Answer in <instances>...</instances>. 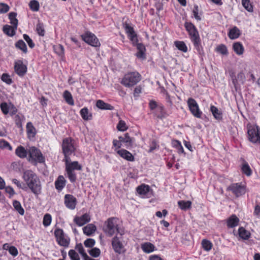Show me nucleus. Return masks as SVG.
Segmentation results:
<instances>
[{"label":"nucleus","mask_w":260,"mask_h":260,"mask_svg":"<svg viewBox=\"0 0 260 260\" xmlns=\"http://www.w3.org/2000/svg\"><path fill=\"white\" fill-rule=\"evenodd\" d=\"M54 235L58 244L61 246L67 247L70 244V239L66 235L63 230L60 229H56L54 231Z\"/></svg>","instance_id":"nucleus-10"},{"label":"nucleus","mask_w":260,"mask_h":260,"mask_svg":"<svg viewBox=\"0 0 260 260\" xmlns=\"http://www.w3.org/2000/svg\"><path fill=\"white\" fill-rule=\"evenodd\" d=\"M17 27L14 26L6 25L3 27L4 32L9 36H13L15 34V31Z\"/></svg>","instance_id":"nucleus-33"},{"label":"nucleus","mask_w":260,"mask_h":260,"mask_svg":"<svg viewBox=\"0 0 260 260\" xmlns=\"http://www.w3.org/2000/svg\"><path fill=\"white\" fill-rule=\"evenodd\" d=\"M172 145L174 147L177 149L179 153H184V149L181 144V142L178 140L172 141Z\"/></svg>","instance_id":"nucleus-42"},{"label":"nucleus","mask_w":260,"mask_h":260,"mask_svg":"<svg viewBox=\"0 0 260 260\" xmlns=\"http://www.w3.org/2000/svg\"><path fill=\"white\" fill-rule=\"evenodd\" d=\"M113 145L115 147V150L117 152V150H119V149L121 148L122 146V144L121 143L120 140H114L113 141Z\"/></svg>","instance_id":"nucleus-63"},{"label":"nucleus","mask_w":260,"mask_h":260,"mask_svg":"<svg viewBox=\"0 0 260 260\" xmlns=\"http://www.w3.org/2000/svg\"><path fill=\"white\" fill-rule=\"evenodd\" d=\"M64 160L65 161L66 171L68 177L71 182L74 183L77 179L75 170H81L82 166L77 161H71L70 158H64Z\"/></svg>","instance_id":"nucleus-3"},{"label":"nucleus","mask_w":260,"mask_h":260,"mask_svg":"<svg viewBox=\"0 0 260 260\" xmlns=\"http://www.w3.org/2000/svg\"><path fill=\"white\" fill-rule=\"evenodd\" d=\"M13 205L15 209L21 215H23L24 214V210L22 207L20 203L16 200L13 201Z\"/></svg>","instance_id":"nucleus-41"},{"label":"nucleus","mask_w":260,"mask_h":260,"mask_svg":"<svg viewBox=\"0 0 260 260\" xmlns=\"http://www.w3.org/2000/svg\"><path fill=\"white\" fill-rule=\"evenodd\" d=\"M90 220V216L89 214L85 213L81 216H76L74 219V221L78 225L82 226Z\"/></svg>","instance_id":"nucleus-17"},{"label":"nucleus","mask_w":260,"mask_h":260,"mask_svg":"<svg viewBox=\"0 0 260 260\" xmlns=\"http://www.w3.org/2000/svg\"><path fill=\"white\" fill-rule=\"evenodd\" d=\"M202 245L203 248L206 251H209L211 249L212 247V243L207 240L204 239L202 242Z\"/></svg>","instance_id":"nucleus-48"},{"label":"nucleus","mask_w":260,"mask_h":260,"mask_svg":"<svg viewBox=\"0 0 260 260\" xmlns=\"http://www.w3.org/2000/svg\"><path fill=\"white\" fill-rule=\"evenodd\" d=\"M69 255L72 260L80 259L79 255L74 250H70L69 252Z\"/></svg>","instance_id":"nucleus-57"},{"label":"nucleus","mask_w":260,"mask_h":260,"mask_svg":"<svg viewBox=\"0 0 260 260\" xmlns=\"http://www.w3.org/2000/svg\"><path fill=\"white\" fill-rule=\"evenodd\" d=\"M210 111L212 112L214 117L217 120H220L222 119L221 112L214 106L210 107Z\"/></svg>","instance_id":"nucleus-34"},{"label":"nucleus","mask_w":260,"mask_h":260,"mask_svg":"<svg viewBox=\"0 0 260 260\" xmlns=\"http://www.w3.org/2000/svg\"><path fill=\"white\" fill-rule=\"evenodd\" d=\"M141 79V75L137 72H129L125 74L120 81V83L127 88L136 85Z\"/></svg>","instance_id":"nucleus-4"},{"label":"nucleus","mask_w":260,"mask_h":260,"mask_svg":"<svg viewBox=\"0 0 260 260\" xmlns=\"http://www.w3.org/2000/svg\"><path fill=\"white\" fill-rule=\"evenodd\" d=\"M155 114L159 118L162 119L168 117L170 113H168L162 105H158L157 110H156Z\"/></svg>","instance_id":"nucleus-21"},{"label":"nucleus","mask_w":260,"mask_h":260,"mask_svg":"<svg viewBox=\"0 0 260 260\" xmlns=\"http://www.w3.org/2000/svg\"><path fill=\"white\" fill-rule=\"evenodd\" d=\"M1 78L3 81L8 84H10L12 82V79H11L10 76L7 74H3Z\"/></svg>","instance_id":"nucleus-59"},{"label":"nucleus","mask_w":260,"mask_h":260,"mask_svg":"<svg viewBox=\"0 0 260 260\" xmlns=\"http://www.w3.org/2000/svg\"><path fill=\"white\" fill-rule=\"evenodd\" d=\"M80 115L82 118L85 120H88L91 118V114L89 113L87 108H83L80 110Z\"/></svg>","instance_id":"nucleus-39"},{"label":"nucleus","mask_w":260,"mask_h":260,"mask_svg":"<svg viewBox=\"0 0 260 260\" xmlns=\"http://www.w3.org/2000/svg\"><path fill=\"white\" fill-rule=\"evenodd\" d=\"M117 153L122 158L130 161L134 160V156L132 154L125 149H120L117 150Z\"/></svg>","instance_id":"nucleus-18"},{"label":"nucleus","mask_w":260,"mask_h":260,"mask_svg":"<svg viewBox=\"0 0 260 260\" xmlns=\"http://www.w3.org/2000/svg\"><path fill=\"white\" fill-rule=\"evenodd\" d=\"M118 139L121 143H125L126 146H132L134 142V139L131 138L128 133L125 134L124 137L119 136Z\"/></svg>","instance_id":"nucleus-24"},{"label":"nucleus","mask_w":260,"mask_h":260,"mask_svg":"<svg viewBox=\"0 0 260 260\" xmlns=\"http://www.w3.org/2000/svg\"><path fill=\"white\" fill-rule=\"evenodd\" d=\"M141 248L145 253H149L155 250V247L150 242H145L141 244Z\"/></svg>","instance_id":"nucleus-23"},{"label":"nucleus","mask_w":260,"mask_h":260,"mask_svg":"<svg viewBox=\"0 0 260 260\" xmlns=\"http://www.w3.org/2000/svg\"><path fill=\"white\" fill-rule=\"evenodd\" d=\"M247 129L248 140L253 143H260V128L258 126L250 125Z\"/></svg>","instance_id":"nucleus-9"},{"label":"nucleus","mask_w":260,"mask_h":260,"mask_svg":"<svg viewBox=\"0 0 260 260\" xmlns=\"http://www.w3.org/2000/svg\"><path fill=\"white\" fill-rule=\"evenodd\" d=\"M15 47L21 50L24 53H26L27 52L26 45L22 40H19L15 43Z\"/></svg>","instance_id":"nucleus-38"},{"label":"nucleus","mask_w":260,"mask_h":260,"mask_svg":"<svg viewBox=\"0 0 260 260\" xmlns=\"http://www.w3.org/2000/svg\"><path fill=\"white\" fill-rule=\"evenodd\" d=\"M174 45L178 50L183 52H186L187 51V47L183 41H175Z\"/></svg>","instance_id":"nucleus-37"},{"label":"nucleus","mask_w":260,"mask_h":260,"mask_svg":"<svg viewBox=\"0 0 260 260\" xmlns=\"http://www.w3.org/2000/svg\"><path fill=\"white\" fill-rule=\"evenodd\" d=\"M52 221V217L49 214H46L43 217V224L44 226L47 227L50 225Z\"/></svg>","instance_id":"nucleus-49"},{"label":"nucleus","mask_w":260,"mask_h":260,"mask_svg":"<svg viewBox=\"0 0 260 260\" xmlns=\"http://www.w3.org/2000/svg\"><path fill=\"white\" fill-rule=\"evenodd\" d=\"M238 234L239 235V237L244 239V240H247L248 239L250 236V233L249 232L246 230L244 228L240 227L239 228L238 230Z\"/></svg>","instance_id":"nucleus-35"},{"label":"nucleus","mask_w":260,"mask_h":260,"mask_svg":"<svg viewBox=\"0 0 260 260\" xmlns=\"http://www.w3.org/2000/svg\"><path fill=\"white\" fill-rule=\"evenodd\" d=\"M245 80V76L244 74L242 72H240L237 75L236 78L233 79V83L235 87L236 88L237 85L240 84H243Z\"/></svg>","instance_id":"nucleus-25"},{"label":"nucleus","mask_w":260,"mask_h":260,"mask_svg":"<svg viewBox=\"0 0 260 260\" xmlns=\"http://www.w3.org/2000/svg\"><path fill=\"white\" fill-rule=\"evenodd\" d=\"M104 231L109 237L114 235L122 236L124 234L123 229L120 226L119 220L115 217L110 218L105 222Z\"/></svg>","instance_id":"nucleus-2"},{"label":"nucleus","mask_w":260,"mask_h":260,"mask_svg":"<svg viewBox=\"0 0 260 260\" xmlns=\"http://www.w3.org/2000/svg\"><path fill=\"white\" fill-rule=\"evenodd\" d=\"M199 10L198 5H195L192 10V13L193 14L194 18L198 21H200L201 20V18L199 15Z\"/></svg>","instance_id":"nucleus-56"},{"label":"nucleus","mask_w":260,"mask_h":260,"mask_svg":"<svg viewBox=\"0 0 260 260\" xmlns=\"http://www.w3.org/2000/svg\"><path fill=\"white\" fill-rule=\"evenodd\" d=\"M23 37V39L27 43L29 47L31 48H34L35 46V44L33 42L32 40L30 38V37L26 34H24Z\"/></svg>","instance_id":"nucleus-58"},{"label":"nucleus","mask_w":260,"mask_h":260,"mask_svg":"<svg viewBox=\"0 0 260 260\" xmlns=\"http://www.w3.org/2000/svg\"><path fill=\"white\" fill-rule=\"evenodd\" d=\"M117 128L119 131L124 132L128 128V127L124 121L120 120L117 125Z\"/></svg>","instance_id":"nucleus-52"},{"label":"nucleus","mask_w":260,"mask_h":260,"mask_svg":"<svg viewBox=\"0 0 260 260\" xmlns=\"http://www.w3.org/2000/svg\"><path fill=\"white\" fill-rule=\"evenodd\" d=\"M9 7L4 3L0 4V13H5L9 10Z\"/></svg>","instance_id":"nucleus-60"},{"label":"nucleus","mask_w":260,"mask_h":260,"mask_svg":"<svg viewBox=\"0 0 260 260\" xmlns=\"http://www.w3.org/2000/svg\"><path fill=\"white\" fill-rule=\"evenodd\" d=\"M88 252L92 256L97 257L100 255L101 251L98 248L95 247L89 250Z\"/></svg>","instance_id":"nucleus-53"},{"label":"nucleus","mask_w":260,"mask_h":260,"mask_svg":"<svg viewBox=\"0 0 260 260\" xmlns=\"http://www.w3.org/2000/svg\"><path fill=\"white\" fill-rule=\"evenodd\" d=\"M9 252L13 256H16L18 254L17 249L13 246H11L9 250Z\"/></svg>","instance_id":"nucleus-64"},{"label":"nucleus","mask_w":260,"mask_h":260,"mask_svg":"<svg viewBox=\"0 0 260 260\" xmlns=\"http://www.w3.org/2000/svg\"><path fill=\"white\" fill-rule=\"evenodd\" d=\"M135 46H137V49L138 50V52L136 54L137 57L142 59H145L146 58V48L145 46L142 43H138V42Z\"/></svg>","instance_id":"nucleus-20"},{"label":"nucleus","mask_w":260,"mask_h":260,"mask_svg":"<svg viewBox=\"0 0 260 260\" xmlns=\"http://www.w3.org/2000/svg\"><path fill=\"white\" fill-rule=\"evenodd\" d=\"M62 149L64 158H70L69 156L76 150L75 143L71 138L64 139L62 144Z\"/></svg>","instance_id":"nucleus-6"},{"label":"nucleus","mask_w":260,"mask_h":260,"mask_svg":"<svg viewBox=\"0 0 260 260\" xmlns=\"http://www.w3.org/2000/svg\"><path fill=\"white\" fill-rule=\"evenodd\" d=\"M187 105L191 114L196 117L201 118L202 112L200 110L199 106L197 102L192 98H189L187 100Z\"/></svg>","instance_id":"nucleus-13"},{"label":"nucleus","mask_w":260,"mask_h":260,"mask_svg":"<svg viewBox=\"0 0 260 260\" xmlns=\"http://www.w3.org/2000/svg\"><path fill=\"white\" fill-rule=\"evenodd\" d=\"M27 153H28V149L26 150L25 148L22 146L17 147L15 150L16 155L21 158H25Z\"/></svg>","instance_id":"nucleus-22"},{"label":"nucleus","mask_w":260,"mask_h":260,"mask_svg":"<svg viewBox=\"0 0 260 260\" xmlns=\"http://www.w3.org/2000/svg\"><path fill=\"white\" fill-rule=\"evenodd\" d=\"M178 206L182 210H186L189 208L191 205L190 201H180L178 202Z\"/></svg>","instance_id":"nucleus-44"},{"label":"nucleus","mask_w":260,"mask_h":260,"mask_svg":"<svg viewBox=\"0 0 260 260\" xmlns=\"http://www.w3.org/2000/svg\"><path fill=\"white\" fill-rule=\"evenodd\" d=\"M137 191L142 196H146L150 191V187L148 185L143 184L137 187Z\"/></svg>","instance_id":"nucleus-32"},{"label":"nucleus","mask_w":260,"mask_h":260,"mask_svg":"<svg viewBox=\"0 0 260 260\" xmlns=\"http://www.w3.org/2000/svg\"><path fill=\"white\" fill-rule=\"evenodd\" d=\"M84 244L86 247H92L95 244V241L93 239H88L84 241Z\"/></svg>","instance_id":"nucleus-61"},{"label":"nucleus","mask_w":260,"mask_h":260,"mask_svg":"<svg viewBox=\"0 0 260 260\" xmlns=\"http://www.w3.org/2000/svg\"><path fill=\"white\" fill-rule=\"evenodd\" d=\"M22 178L34 193L38 194L41 192V183L35 173L30 170H25L23 172Z\"/></svg>","instance_id":"nucleus-1"},{"label":"nucleus","mask_w":260,"mask_h":260,"mask_svg":"<svg viewBox=\"0 0 260 260\" xmlns=\"http://www.w3.org/2000/svg\"><path fill=\"white\" fill-rule=\"evenodd\" d=\"M26 132L28 138H34L36 134V130L32 123L30 122L26 124Z\"/></svg>","instance_id":"nucleus-26"},{"label":"nucleus","mask_w":260,"mask_h":260,"mask_svg":"<svg viewBox=\"0 0 260 260\" xmlns=\"http://www.w3.org/2000/svg\"><path fill=\"white\" fill-rule=\"evenodd\" d=\"M63 97L69 105L72 106L74 105V102L72 95L68 90H65L64 91Z\"/></svg>","instance_id":"nucleus-36"},{"label":"nucleus","mask_w":260,"mask_h":260,"mask_svg":"<svg viewBox=\"0 0 260 260\" xmlns=\"http://www.w3.org/2000/svg\"><path fill=\"white\" fill-rule=\"evenodd\" d=\"M242 4L243 7L248 12H253V6L250 0H242Z\"/></svg>","instance_id":"nucleus-43"},{"label":"nucleus","mask_w":260,"mask_h":260,"mask_svg":"<svg viewBox=\"0 0 260 260\" xmlns=\"http://www.w3.org/2000/svg\"><path fill=\"white\" fill-rule=\"evenodd\" d=\"M75 249L81 254L84 259L86 258H88V256L85 252L81 243L77 244L76 246Z\"/></svg>","instance_id":"nucleus-45"},{"label":"nucleus","mask_w":260,"mask_h":260,"mask_svg":"<svg viewBox=\"0 0 260 260\" xmlns=\"http://www.w3.org/2000/svg\"><path fill=\"white\" fill-rule=\"evenodd\" d=\"M126 242L123 240L122 236L116 235L112 240V246L114 251L118 254L123 253L125 251L124 245Z\"/></svg>","instance_id":"nucleus-7"},{"label":"nucleus","mask_w":260,"mask_h":260,"mask_svg":"<svg viewBox=\"0 0 260 260\" xmlns=\"http://www.w3.org/2000/svg\"><path fill=\"white\" fill-rule=\"evenodd\" d=\"M216 50L222 55H226L228 53L226 47L223 44L218 46L216 48Z\"/></svg>","instance_id":"nucleus-50"},{"label":"nucleus","mask_w":260,"mask_h":260,"mask_svg":"<svg viewBox=\"0 0 260 260\" xmlns=\"http://www.w3.org/2000/svg\"><path fill=\"white\" fill-rule=\"evenodd\" d=\"M233 49L235 52L239 55H241L243 54L244 48L240 42L234 43L233 45Z\"/></svg>","instance_id":"nucleus-28"},{"label":"nucleus","mask_w":260,"mask_h":260,"mask_svg":"<svg viewBox=\"0 0 260 260\" xmlns=\"http://www.w3.org/2000/svg\"><path fill=\"white\" fill-rule=\"evenodd\" d=\"M55 52L59 56L64 54V48L61 45H58L54 47Z\"/></svg>","instance_id":"nucleus-55"},{"label":"nucleus","mask_w":260,"mask_h":260,"mask_svg":"<svg viewBox=\"0 0 260 260\" xmlns=\"http://www.w3.org/2000/svg\"><path fill=\"white\" fill-rule=\"evenodd\" d=\"M30 9L34 12H37L39 10L40 6L39 2L36 0L31 1L29 3Z\"/></svg>","instance_id":"nucleus-46"},{"label":"nucleus","mask_w":260,"mask_h":260,"mask_svg":"<svg viewBox=\"0 0 260 260\" xmlns=\"http://www.w3.org/2000/svg\"><path fill=\"white\" fill-rule=\"evenodd\" d=\"M36 31L39 35L44 36L45 35V29L43 23H39L36 25Z\"/></svg>","instance_id":"nucleus-51"},{"label":"nucleus","mask_w":260,"mask_h":260,"mask_svg":"<svg viewBox=\"0 0 260 260\" xmlns=\"http://www.w3.org/2000/svg\"><path fill=\"white\" fill-rule=\"evenodd\" d=\"M9 19L11 24L15 27H17L18 20L16 18V13L11 12L9 14Z\"/></svg>","instance_id":"nucleus-47"},{"label":"nucleus","mask_w":260,"mask_h":260,"mask_svg":"<svg viewBox=\"0 0 260 260\" xmlns=\"http://www.w3.org/2000/svg\"><path fill=\"white\" fill-rule=\"evenodd\" d=\"M29 161L31 162L42 163L45 158L41 151L35 147H30L28 149Z\"/></svg>","instance_id":"nucleus-8"},{"label":"nucleus","mask_w":260,"mask_h":260,"mask_svg":"<svg viewBox=\"0 0 260 260\" xmlns=\"http://www.w3.org/2000/svg\"><path fill=\"white\" fill-rule=\"evenodd\" d=\"M0 148L2 149H8L10 150L12 149V147L11 146L10 144L4 140H0Z\"/></svg>","instance_id":"nucleus-54"},{"label":"nucleus","mask_w":260,"mask_h":260,"mask_svg":"<svg viewBox=\"0 0 260 260\" xmlns=\"http://www.w3.org/2000/svg\"><path fill=\"white\" fill-rule=\"evenodd\" d=\"M239 222V218L235 215H232L227 220V226L229 228H234L238 225Z\"/></svg>","instance_id":"nucleus-27"},{"label":"nucleus","mask_w":260,"mask_h":260,"mask_svg":"<svg viewBox=\"0 0 260 260\" xmlns=\"http://www.w3.org/2000/svg\"><path fill=\"white\" fill-rule=\"evenodd\" d=\"M14 70L19 76H23L27 72V66L23 63L21 60H17L14 62Z\"/></svg>","instance_id":"nucleus-15"},{"label":"nucleus","mask_w":260,"mask_h":260,"mask_svg":"<svg viewBox=\"0 0 260 260\" xmlns=\"http://www.w3.org/2000/svg\"><path fill=\"white\" fill-rule=\"evenodd\" d=\"M81 38L85 42L93 47H99L101 45L99 39L94 34L91 32H85L81 35Z\"/></svg>","instance_id":"nucleus-11"},{"label":"nucleus","mask_w":260,"mask_h":260,"mask_svg":"<svg viewBox=\"0 0 260 260\" xmlns=\"http://www.w3.org/2000/svg\"><path fill=\"white\" fill-rule=\"evenodd\" d=\"M96 226L93 224H88L83 228V233L87 236L91 235L95 231Z\"/></svg>","instance_id":"nucleus-30"},{"label":"nucleus","mask_w":260,"mask_h":260,"mask_svg":"<svg viewBox=\"0 0 260 260\" xmlns=\"http://www.w3.org/2000/svg\"><path fill=\"white\" fill-rule=\"evenodd\" d=\"M241 170L243 173L245 174L247 176H249L251 175L252 171L247 162L245 161L243 162L241 167Z\"/></svg>","instance_id":"nucleus-40"},{"label":"nucleus","mask_w":260,"mask_h":260,"mask_svg":"<svg viewBox=\"0 0 260 260\" xmlns=\"http://www.w3.org/2000/svg\"><path fill=\"white\" fill-rule=\"evenodd\" d=\"M77 199L72 194H66L64 196V204L66 206L73 210L76 208L77 205Z\"/></svg>","instance_id":"nucleus-16"},{"label":"nucleus","mask_w":260,"mask_h":260,"mask_svg":"<svg viewBox=\"0 0 260 260\" xmlns=\"http://www.w3.org/2000/svg\"><path fill=\"white\" fill-rule=\"evenodd\" d=\"M4 188L5 189V191L9 194L10 198L12 197L15 194L14 190L11 186H8L6 187H5Z\"/></svg>","instance_id":"nucleus-62"},{"label":"nucleus","mask_w":260,"mask_h":260,"mask_svg":"<svg viewBox=\"0 0 260 260\" xmlns=\"http://www.w3.org/2000/svg\"><path fill=\"white\" fill-rule=\"evenodd\" d=\"M55 188L59 191H61L66 184V180L62 175L59 176L54 182Z\"/></svg>","instance_id":"nucleus-19"},{"label":"nucleus","mask_w":260,"mask_h":260,"mask_svg":"<svg viewBox=\"0 0 260 260\" xmlns=\"http://www.w3.org/2000/svg\"><path fill=\"white\" fill-rule=\"evenodd\" d=\"M240 35V31L236 26L230 30L228 36L231 39H236Z\"/></svg>","instance_id":"nucleus-31"},{"label":"nucleus","mask_w":260,"mask_h":260,"mask_svg":"<svg viewBox=\"0 0 260 260\" xmlns=\"http://www.w3.org/2000/svg\"><path fill=\"white\" fill-rule=\"evenodd\" d=\"M184 26L188 32L191 41L193 42L195 48L200 51L201 41L197 29L191 22H185Z\"/></svg>","instance_id":"nucleus-5"},{"label":"nucleus","mask_w":260,"mask_h":260,"mask_svg":"<svg viewBox=\"0 0 260 260\" xmlns=\"http://www.w3.org/2000/svg\"><path fill=\"white\" fill-rule=\"evenodd\" d=\"M123 28L125 33L127 34V37L132 42L133 45H135L138 42V36L134 30V28L128 23H125L123 24Z\"/></svg>","instance_id":"nucleus-14"},{"label":"nucleus","mask_w":260,"mask_h":260,"mask_svg":"<svg viewBox=\"0 0 260 260\" xmlns=\"http://www.w3.org/2000/svg\"><path fill=\"white\" fill-rule=\"evenodd\" d=\"M227 190L231 191L237 197L244 194L246 191V186L241 183L232 184L228 186Z\"/></svg>","instance_id":"nucleus-12"},{"label":"nucleus","mask_w":260,"mask_h":260,"mask_svg":"<svg viewBox=\"0 0 260 260\" xmlns=\"http://www.w3.org/2000/svg\"><path fill=\"white\" fill-rule=\"evenodd\" d=\"M96 105L98 108L102 110H112L114 108L110 104L106 103L103 101L101 100L97 101Z\"/></svg>","instance_id":"nucleus-29"}]
</instances>
